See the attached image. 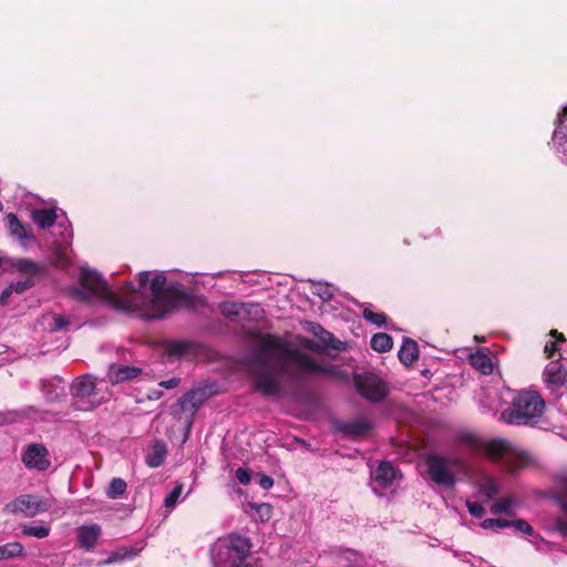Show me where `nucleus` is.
Returning a JSON list of instances; mask_svg holds the SVG:
<instances>
[{
	"label": "nucleus",
	"instance_id": "1",
	"mask_svg": "<svg viewBox=\"0 0 567 567\" xmlns=\"http://www.w3.org/2000/svg\"><path fill=\"white\" fill-rule=\"evenodd\" d=\"M309 331L317 341L296 337L293 341H282L267 334L260 338L258 347L247 358V368L254 389L262 395L278 399L286 393L280 375L302 383L321 377L340 378L341 373L321 357L323 350H342V342L316 323H308Z\"/></svg>",
	"mask_w": 567,
	"mask_h": 567
},
{
	"label": "nucleus",
	"instance_id": "2",
	"mask_svg": "<svg viewBox=\"0 0 567 567\" xmlns=\"http://www.w3.org/2000/svg\"><path fill=\"white\" fill-rule=\"evenodd\" d=\"M73 298L94 302L102 301L114 309L145 319H158L186 298L181 285L169 281L163 272L142 271L138 287L125 282L112 289L101 275L89 267H81L79 285L70 288Z\"/></svg>",
	"mask_w": 567,
	"mask_h": 567
},
{
	"label": "nucleus",
	"instance_id": "3",
	"mask_svg": "<svg viewBox=\"0 0 567 567\" xmlns=\"http://www.w3.org/2000/svg\"><path fill=\"white\" fill-rule=\"evenodd\" d=\"M487 457L514 472L527 463L525 454L505 440L484 441L471 432L458 433L450 454H430L426 458L429 478L447 488L456 484V475L472 480V458Z\"/></svg>",
	"mask_w": 567,
	"mask_h": 567
},
{
	"label": "nucleus",
	"instance_id": "4",
	"mask_svg": "<svg viewBox=\"0 0 567 567\" xmlns=\"http://www.w3.org/2000/svg\"><path fill=\"white\" fill-rule=\"evenodd\" d=\"M251 542L248 537L231 534L219 538L210 548L213 567H252Z\"/></svg>",
	"mask_w": 567,
	"mask_h": 567
},
{
	"label": "nucleus",
	"instance_id": "5",
	"mask_svg": "<svg viewBox=\"0 0 567 567\" xmlns=\"http://www.w3.org/2000/svg\"><path fill=\"white\" fill-rule=\"evenodd\" d=\"M545 408L543 398L535 391H520L511 406L501 414V420L508 424H530L537 421Z\"/></svg>",
	"mask_w": 567,
	"mask_h": 567
},
{
	"label": "nucleus",
	"instance_id": "6",
	"mask_svg": "<svg viewBox=\"0 0 567 567\" xmlns=\"http://www.w3.org/2000/svg\"><path fill=\"white\" fill-rule=\"evenodd\" d=\"M102 381L96 382L95 379L85 374L71 385V393L74 399V406L78 410L87 411L99 406L105 400V392L102 390Z\"/></svg>",
	"mask_w": 567,
	"mask_h": 567
},
{
	"label": "nucleus",
	"instance_id": "7",
	"mask_svg": "<svg viewBox=\"0 0 567 567\" xmlns=\"http://www.w3.org/2000/svg\"><path fill=\"white\" fill-rule=\"evenodd\" d=\"M357 392L370 402H380L390 392L389 384L378 374H357Z\"/></svg>",
	"mask_w": 567,
	"mask_h": 567
},
{
	"label": "nucleus",
	"instance_id": "8",
	"mask_svg": "<svg viewBox=\"0 0 567 567\" xmlns=\"http://www.w3.org/2000/svg\"><path fill=\"white\" fill-rule=\"evenodd\" d=\"M51 507L48 498L39 495L24 494L6 505V511L11 514H21L25 517H34L47 512Z\"/></svg>",
	"mask_w": 567,
	"mask_h": 567
},
{
	"label": "nucleus",
	"instance_id": "9",
	"mask_svg": "<svg viewBox=\"0 0 567 567\" xmlns=\"http://www.w3.org/2000/svg\"><path fill=\"white\" fill-rule=\"evenodd\" d=\"M220 311L231 321L255 320L264 313L259 305L251 302H224L220 305Z\"/></svg>",
	"mask_w": 567,
	"mask_h": 567
},
{
	"label": "nucleus",
	"instance_id": "10",
	"mask_svg": "<svg viewBox=\"0 0 567 567\" xmlns=\"http://www.w3.org/2000/svg\"><path fill=\"white\" fill-rule=\"evenodd\" d=\"M22 462L29 470L45 471L49 468L51 461L48 449L39 443H32L27 446Z\"/></svg>",
	"mask_w": 567,
	"mask_h": 567
},
{
	"label": "nucleus",
	"instance_id": "11",
	"mask_svg": "<svg viewBox=\"0 0 567 567\" xmlns=\"http://www.w3.org/2000/svg\"><path fill=\"white\" fill-rule=\"evenodd\" d=\"M396 478V471L389 462H382L374 471L371 472L373 489L381 493L382 489L389 488Z\"/></svg>",
	"mask_w": 567,
	"mask_h": 567
},
{
	"label": "nucleus",
	"instance_id": "12",
	"mask_svg": "<svg viewBox=\"0 0 567 567\" xmlns=\"http://www.w3.org/2000/svg\"><path fill=\"white\" fill-rule=\"evenodd\" d=\"M544 381L548 389L557 390L567 383V370L558 360L550 361L544 370Z\"/></svg>",
	"mask_w": 567,
	"mask_h": 567
},
{
	"label": "nucleus",
	"instance_id": "13",
	"mask_svg": "<svg viewBox=\"0 0 567 567\" xmlns=\"http://www.w3.org/2000/svg\"><path fill=\"white\" fill-rule=\"evenodd\" d=\"M472 474H473V478L467 480V481L472 482L473 484H475L477 486L481 495L491 499L499 493V486H498L497 482L495 481V478L487 474L476 472V467H475L473 460H472Z\"/></svg>",
	"mask_w": 567,
	"mask_h": 567
},
{
	"label": "nucleus",
	"instance_id": "14",
	"mask_svg": "<svg viewBox=\"0 0 567 567\" xmlns=\"http://www.w3.org/2000/svg\"><path fill=\"white\" fill-rule=\"evenodd\" d=\"M207 396L206 390L193 389L178 401L181 412L192 417L198 408L207 400Z\"/></svg>",
	"mask_w": 567,
	"mask_h": 567
},
{
	"label": "nucleus",
	"instance_id": "15",
	"mask_svg": "<svg viewBox=\"0 0 567 567\" xmlns=\"http://www.w3.org/2000/svg\"><path fill=\"white\" fill-rule=\"evenodd\" d=\"M551 141L557 152L564 154L565 162L567 163V105L563 109V113L558 114Z\"/></svg>",
	"mask_w": 567,
	"mask_h": 567
},
{
	"label": "nucleus",
	"instance_id": "16",
	"mask_svg": "<svg viewBox=\"0 0 567 567\" xmlns=\"http://www.w3.org/2000/svg\"><path fill=\"white\" fill-rule=\"evenodd\" d=\"M102 534L97 524L84 525L78 528V542L81 548L92 550Z\"/></svg>",
	"mask_w": 567,
	"mask_h": 567
},
{
	"label": "nucleus",
	"instance_id": "17",
	"mask_svg": "<svg viewBox=\"0 0 567 567\" xmlns=\"http://www.w3.org/2000/svg\"><path fill=\"white\" fill-rule=\"evenodd\" d=\"M7 221L10 234L20 241L23 248H27L28 244L34 240L30 228L21 224L16 215L9 214Z\"/></svg>",
	"mask_w": 567,
	"mask_h": 567
},
{
	"label": "nucleus",
	"instance_id": "18",
	"mask_svg": "<svg viewBox=\"0 0 567 567\" xmlns=\"http://www.w3.org/2000/svg\"><path fill=\"white\" fill-rule=\"evenodd\" d=\"M141 550H142V547H132V546L120 547L116 550L112 551L105 560L100 561L97 565L99 566H107V565H113L116 563L130 560V559L135 558Z\"/></svg>",
	"mask_w": 567,
	"mask_h": 567
},
{
	"label": "nucleus",
	"instance_id": "19",
	"mask_svg": "<svg viewBox=\"0 0 567 567\" xmlns=\"http://www.w3.org/2000/svg\"><path fill=\"white\" fill-rule=\"evenodd\" d=\"M142 370L130 365H112L110 368L109 378L112 383H120L136 378Z\"/></svg>",
	"mask_w": 567,
	"mask_h": 567
},
{
	"label": "nucleus",
	"instance_id": "20",
	"mask_svg": "<svg viewBox=\"0 0 567 567\" xmlns=\"http://www.w3.org/2000/svg\"><path fill=\"white\" fill-rule=\"evenodd\" d=\"M42 392L48 401H56L64 395V386L62 379L53 378L42 382Z\"/></svg>",
	"mask_w": 567,
	"mask_h": 567
},
{
	"label": "nucleus",
	"instance_id": "21",
	"mask_svg": "<svg viewBox=\"0 0 567 567\" xmlns=\"http://www.w3.org/2000/svg\"><path fill=\"white\" fill-rule=\"evenodd\" d=\"M419 358L417 343L409 338H405L399 351L400 361L405 364H412Z\"/></svg>",
	"mask_w": 567,
	"mask_h": 567
},
{
	"label": "nucleus",
	"instance_id": "22",
	"mask_svg": "<svg viewBox=\"0 0 567 567\" xmlns=\"http://www.w3.org/2000/svg\"><path fill=\"white\" fill-rule=\"evenodd\" d=\"M31 216L34 223L41 228H49L53 226L58 218L55 209L49 208L33 209Z\"/></svg>",
	"mask_w": 567,
	"mask_h": 567
},
{
	"label": "nucleus",
	"instance_id": "23",
	"mask_svg": "<svg viewBox=\"0 0 567 567\" xmlns=\"http://www.w3.org/2000/svg\"><path fill=\"white\" fill-rule=\"evenodd\" d=\"M375 425L371 415L357 414V440L374 435Z\"/></svg>",
	"mask_w": 567,
	"mask_h": 567
},
{
	"label": "nucleus",
	"instance_id": "24",
	"mask_svg": "<svg viewBox=\"0 0 567 567\" xmlns=\"http://www.w3.org/2000/svg\"><path fill=\"white\" fill-rule=\"evenodd\" d=\"M470 363L485 375L493 372L492 359L483 351L472 353L470 355Z\"/></svg>",
	"mask_w": 567,
	"mask_h": 567
},
{
	"label": "nucleus",
	"instance_id": "25",
	"mask_svg": "<svg viewBox=\"0 0 567 567\" xmlns=\"http://www.w3.org/2000/svg\"><path fill=\"white\" fill-rule=\"evenodd\" d=\"M167 454L166 445L162 442H155L152 446L150 454L146 457V463L151 467H158L163 464Z\"/></svg>",
	"mask_w": 567,
	"mask_h": 567
},
{
	"label": "nucleus",
	"instance_id": "26",
	"mask_svg": "<svg viewBox=\"0 0 567 567\" xmlns=\"http://www.w3.org/2000/svg\"><path fill=\"white\" fill-rule=\"evenodd\" d=\"M370 343H371V348L378 352L390 351L393 347V340H392L391 336H389L388 333H382V332L375 333L371 338Z\"/></svg>",
	"mask_w": 567,
	"mask_h": 567
},
{
	"label": "nucleus",
	"instance_id": "27",
	"mask_svg": "<svg viewBox=\"0 0 567 567\" xmlns=\"http://www.w3.org/2000/svg\"><path fill=\"white\" fill-rule=\"evenodd\" d=\"M23 554V546L18 542L0 546V560L14 558Z\"/></svg>",
	"mask_w": 567,
	"mask_h": 567
},
{
	"label": "nucleus",
	"instance_id": "28",
	"mask_svg": "<svg viewBox=\"0 0 567 567\" xmlns=\"http://www.w3.org/2000/svg\"><path fill=\"white\" fill-rule=\"evenodd\" d=\"M14 267L21 271L22 274L28 275V278H32L33 276L40 272V267L31 259L20 258L14 262Z\"/></svg>",
	"mask_w": 567,
	"mask_h": 567
},
{
	"label": "nucleus",
	"instance_id": "29",
	"mask_svg": "<svg viewBox=\"0 0 567 567\" xmlns=\"http://www.w3.org/2000/svg\"><path fill=\"white\" fill-rule=\"evenodd\" d=\"M126 482L120 477H115L110 482V485L106 489V495L109 498L116 499L121 497L126 491Z\"/></svg>",
	"mask_w": 567,
	"mask_h": 567
},
{
	"label": "nucleus",
	"instance_id": "30",
	"mask_svg": "<svg viewBox=\"0 0 567 567\" xmlns=\"http://www.w3.org/2000/svg\"><path fill=\"white\" fill-rule=\"evenodd\" d=\"M21 533L24 536H32L39 539L45 538L50 534V527L47 525L29 526L22 525Z\"/></svg>",
	"mask_w": 567,
	"mask_h": 567
},
{
	"label": "nucleus",
	"instance_id": "31",
	"mask_svg": "<svg viewBox=\"0 0 567 567\" xmlns=\"http://www.w3.org/2000/svg\"><path fill=\"white\" fill-rule=\"evenodd\" d=\"M251 515L259 518L261 522H268L272 515V506L267 503L250 504Z\"/></svg>",
	"mask_w": 567,
	"mask_h": 567
},
{
	"label": "nucleus",
	"instance_id": "32",
	"mask_svg": "<svg viewBox=\"0 0 567 567\" xmlns=\"http://www.w3.org/2000/svg\"><path fill=\"white\" fill-rule=\"evenodd\" d=\"M363 318L377 327H382L386 323V316L384 313L374 312L370 308H364Z\"/></svg>",
	"mask_w": 567,
	"mask_h": 567
},
{
	"label": "nucleus",
	"instance_id": "33",
	"mask_svg": "<svg viewBox=\"0 0 567 567\" xmlns=\"http://www.w3.org/2000/svg\"><path fill=\"white\" fill-rule=\"evenodd\" d=\"M513 505H514V502L512 498H502V499L495 502L491 506V512L494 515L502 514V513L511 514Z\"/></svg>",
	"mask_w": 567,
	"mask_h": 567
},
{
	"label": "nucleus",
	"instance_id": "34",
	"mask_svg": "<svg viewBox=\"0 0 567 567\" xmlns=\"http://www.w3.org/2000/svg\"><path fill=\"white\" fill-rule=\"evenodd\" d=\"M43 324L51 331H58L66 326V321L61 316H45L43 317Z\"/></svg>",
	"mask_w": 567,
	"mask_h": 567
},
{
	"label": "nucleus",
	"instance_id": "35",
	"mask_svg": "<svg viewBox=\"0 0 567 567\" xmlns=\"http://www.w3.org/2000/svg\"><path fill=\"white\" fill-rule=\"evenodd\" d=\"M182 493H183V484H177L173 488V491L165 497L164 506L168 509L174 508L177 501L179 499Z\"/></svg>",
	"mask_w": 567,
	"mask_h": 567
},
{
	"label": "nucleus",
	"instance_id": "36",
	"mask_svg": "<svg viewBox=\"0 0 567 567\" xmlns=\"http://www.w3.org/2000/svg\"><path fill=\"white\" fill-rule=\"evenodd\" d=\"M481 525L484 529H501L509 527L511 520L502 518H487L484 519Z\"/></svg>",
	"mask_w": 567,
	"mask_h": 567
},
{
	"label": "nucleus",
	"instance_id": "37",
	"mask_svg": "<svg viewBox=\"0 0 567 567\" xmlns=\"http://www.w3.org/2000/svg\"><path fill=\"white\" fill-rule=\"evenodd\" d=\"M509 527H513L516 533L533 534V527L524 519L511 520Z\"/></svg>",
	"mask_w": 567,
	"mask_h": 567
},
{
	"label": "nucleus",
	"instance_id": "38",
	"mask_svg": "<svg viewBox=\"0 0 567 567\" xmlns=\"http://www.w3.org/2000/svg\"><path fill=\"white\" fill-rule=\"evenodd\" d=\"M34 285L32 278H27L24 280H19L17 282H12L9 285L14 293H22Z\"/></svg>",
	"mask_w": 567,
	"mask_h": 567
},
{
	"label": "nucleus",
	"instance_id": "39",
	"mask_svg": "<svg viewBox=\"0 0 567 567\" xmlns=\"http://www.w3.org/2000/svg\"><path fill=\"white\" fill-rule=\"evenodd\" d=\"M466 507H467L470 514L476 518H481L485 514V508L483 507L482 504H480L477 502L467 501Z\"/></svg>",
	"mask_w": 567,
	"mask_h": 567
},
{
	"label": "nucleus",
	"instance_id": "40",
	"mask_svg": "<svg viewBox=\"0 0 567 567\" xmlns=\"http://www.w3.org/2000/svg\"><path fill=\"white\" fill-rule=\"evenodd\" d=\"M187 344L184 342H173L169 346V353L173 355H183L186 352Z\"/></svg>",
	"mask_w": 567,
	"mask_h": 567
},
{
	"label": "nucleus",
	"instance_id": "41",
	"mask_svg": "<svg viewBox=\"0 0 567 567\" xmlns=\"http://www.w3.org/2000/svg\"><path fill=\"white\" fill-rule=\"evenodd\" d=\"M235 474L239 483L247 485L250 482V472L248 470L239 467Z\"/></svg>",
	"mask_w": 567,
	"mask_h": 567
},
{
	"label": "nucleus",
	"instance_id": "42",
	"mask_svg": "<svg viewBox=\"0 0 567 567\" xmlns=\"http://www.w3.org/2000/svg\"><path fill=\"white\" fill-rule=\"evenodd\" d=\"M258 483L261 488L269 489L274 485V480L268 475L260 474Z\"/></svg>",
	"mask_w": 567,
	"mask_h": 567
},
{
	"label": "nucleus",
	"instance_id": "43",
	"mask_svg": "<svg viewBox=\"0 0 567 567\" xmlns=\"http://www.w3.org/2000/svg\"><path fill=\"white\" fill-rule=\"evenodd\" d=\"M557 350H558V348H557L556 341H549L545 346V353L547 354L548 358L554 357V354L556 353Z\"/></svg>",
	"mask_w": 567,
	"mask_h": 567
},
{
	"label": "nucleus",
	"instance_id": "44",
	"mask_svg": "<svg viewBox=\"0 0 567 567\" xmlns=\"http://www.w3.org/2000/svg\"><path fill=\"white\" fill-rule=\"evenodd\" d=\"M12 293H13L12 288H11L10 286H9V287H7V288L2 291V293H1V296H0V305H1V306H6V305L8 303L9 298L11 297V295H12Z\"/></svg>",
	"mask_w": 567,
	"mask_h": 567
},
{
	"label": "nucleus",
	"instance_id": "45",
	"mask_svg": "<svg viewBox=\"0 0 567 567\" xmlns=\"http://www.w3.org/2000/svg\"><path fill=\"white\" fill-rule=\"evenodd\" d=\"M163 395V391L159 390V389H153V390H150L146 394V398L151 401H156V400H159Z\"/></svg>",
	"mask_w": 567,
	"mask_h": 567
},
{
	"label": "nucleus",
	"instance_id": "46",
	"mask_svg": "<svg viewBox=\"0 0 567 567\" xmlns=\"http://www.w3.org/2000/svg\"><path fill=\"white\" fill-rule=\"evenodd\" d=\"M178 383H179L178 379L172 378L169 380L159 382V386L166 388V389H173V388L177 386Z\"/></svg>",
	"mask_w": 567,
	"mask_h": 567
},
{
	"label": "nucleus",
	"instance_id": "47",
	"mask_svg": "<svg viewBox=\"0 0 567 567\" xmlns=\"http://www.w3.org/2000/svg\"><path fill=\"white\" fill-rule=\"evenodd\" d=\"M317 295L320 296V298H322V299H328L331 297V293L329 292L328 287H322V286H319V288L317 290Z\"/></svg>",
	"mask_w": 567,
	"mask_h": 567
},
{
	"label": "nucleus",
	"instance_id": "48",
	"mask_svg": "<svg viewBox=\"0 0 567 567\" xmlns=\"http://www.w3.org/2000/svg\"><path fill=\"white\" fill-rule=\"evenodd\" d=\"M558 529L564 536H567V523H560Z\"/></svg>",
	"mask_w": 567,
	"mask_h": 567
},
{
	"label": "nucleus",
	"instance_id": "49",
	"mask_svg": "<svg viewBox=\"0 0 567 567\" xmlns=\"http://www.w3.org/2000/svg\"><path fill=\"white\" fill-rule=\"evenodd\" d=\"M550 334L555 338H559L561 341H564V336L561 333H558L557 330H551Z\"/></svg>",
	"mask_w": 567,
	"mask_h": 567
},
{
	"label": "nucleus",
	"instance_id": "50",
	"mask_svg": "<svg viewBox=\"0 0 567 567\" xmlns=\"http://www.w3.org/2000/svg\"><path fill=\"white\" fill-rule=\"evenodd\" d=\"M563 505H564V508L567 511V492H566Z\"/></svg>",
	"mask_w": 567,
	"mask_h": 567
},
{
	"label": "nucleus",
	"instance_id": "51",
	"mask_svg": "<svg viewBox=\"0 0 567 567\" xmlns=\"http://www.w3.org/2000/svg\"><path fill=\"white\" fill-rule=\"evenodd\" d=\"M348 429H349L350 431H354V425L349 424V425H348Z\"/></svg>",
	"mask_w": 567,
	"mask_h": 567
},
{
	"label": "nucleus",
	"instance_id": "52",
	"mask_svg": "<svg viewBox=\"0 0 567 567\" xmlns=\"http://www.w3.org/2000/svg\"><path fill=\"white\" fill-rule=\"evenodd\" d=\"M309 567H312V566H309Z\"/></svg>",
	"mask_w": 567,
	"mask_h": 567
}]
</instances>
